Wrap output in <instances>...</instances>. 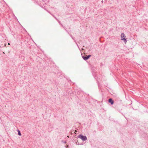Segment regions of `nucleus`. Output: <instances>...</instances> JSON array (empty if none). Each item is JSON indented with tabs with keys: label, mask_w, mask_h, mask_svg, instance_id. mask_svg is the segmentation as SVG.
I'll return each mask as SVG.
<instances>
[{
	"label": "nucleus",
	"mask_w": 148,
	"mask_h": 148,
	"mask_svg": "<svg viewBox=\"0 0 148 148\" xmlns=\"http://www.w3.org/2000/svg\"><path fill=\"white\" fill-rule=\"evenodd\" d=\"M78 137L81 138L83 141H85L87 139V137L86 136H84L82 135H79Z\"/></svg>",
	"instance_id": "f257e3e1"
},
{
	"label": "nucleus",
	"mask_w": 148,
	"mask_h": 148,
	"mask_svg": "<svg viewBox=\"0 0 148 148\" xmlns=\"http://www.w3.org/2000/svg\"><path fill=\"white\" fill-rule=\"evenodd\" d=\"M91 56V55H88V56H82V57L85 60H86L88 59Z\"/></svg>",
	"instance_id": "f03ea898"
},
{
	"label": "nucleus",
	"mask_w": 148,
	"mask_h": 148,
	"mask_svg": "<svg viewBox=\"0 0 148 148\" xmlns=\"http://www.w3.org/2000/svg\"><path fill=\"white\" fill-rule=\"evenodd\" d=\"M108 101L109 103H111L112 105L114 103V101L112 100L111 99H109Z\"/></svg>",
	"instance_id": "7ed1b4c3"
},
{
	"label": "nucleus",
	"mask_w": 148,
	"mask_h": 148,
	"mask_svg": "<svg viewBox=\"0 0 148 148\" xmlns=\"http://www.w3.org/2000/svg\"><path fill=\"white\" fill-rule=\"evenodd\" d=\"M121 38V40H123V41H124V42L125 43H126L127 41V40L125 38Z\"/></svg>",
	"instance_id": "20e7f679"
},
{
	"label": "nucleus",
	"mask_w": 148,
	"mask_h": 148,
	"mask_svg": "<svg viewBox=\"0 0 148 148\" xmlns=\"http://www.w3.org/2000/svg\"><path fill=\"white\" fill-rule=\"evenodd\" d=\"M121 36V37H125V35L124 33H122Z\"/></svg>",
	"instance_id": "39448f33"
},
{
	"label": "nucleus",
	"mask_w": 148,
	"mask_h": 148,
	"mask_svg": "<svg viewBox=\"0 0 148 148\" xmlns=\"http://www.w3.org/2000/svg\"><path fill=\"white\" fill-rule=\"evenodd\" d=\"M18 134L19 136H21V133L20 132L19 130H18Z\"/></svg>",
	"instance_id": "423d86ee"
},
{
	"label": "nucleus",
	"mask_w": 148,
	"mask_h": 148,
	"mask_svg": "<svg viewBox=\"0 0 148 148\" xmlns=\"http://www.w3.org/2000/svg\"><path fill=\"white\" fill-rule=\"evenodd\" d=\"M8 44L9 45H10V44L9 43H8Z\"/></svg>",
	"instance_id": "0eeeda50"
}]
</instances>
